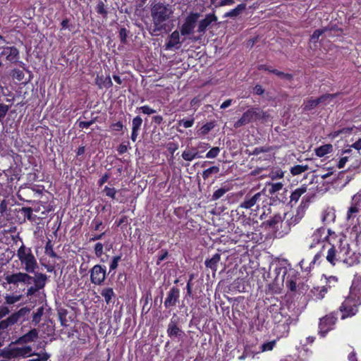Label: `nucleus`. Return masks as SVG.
Listing matches in <instances>:
<instances>
[{
  "label": "nucleus",
  "instance_id": "f257e3e1",
  "mask_svg": "<svg viewBox=\"0 0 361 361\" xmlns=\"http://www.w3.org/2000/svg\"><path fill=\"white\" fill-rule=\"evenodd\" d=\"M47 276L43 273H35V276H32L27 273L17 272L11 274L5 275L4 279L8 284L18 286L20 283L25 285H29L32 281L34 286L28 287L25 293L26 297H32L36 294L37 291L43 289L47 283Z\"/></svg>",
  "mask_w": 361,
  "mask_h": 361
},
{
  "label": "nucleus",
  "instance_id": "f03ea898",
  "mask_svg": "<svg viewBox=\"0 0 361 361\" xmlns=\"http://www.w3.org/2000/svg\"><path fill=\"white\" fill-rule=\"evenodd\" d=\"M326 259L331 265L343 263L348 267H352L358 262L357 257L350 245L345 240H340V244L332 245L327 251Z\"/></svg>",
  "mask_w": 361,
  "mask_h": 361
},
{
  "label": "nucleus",
  "instance_id": "7ed1b4c3",
  "mask_svg": "<svg viewBox=\"0 0 361 361\" xmlns=\"http://www.w3.org/2000/svg\"><path fill=\"white\" fill-rule=\"evenodd\" d=\"M17 257L23 269L25 271V273L35 274V270L38 269V264L30 247L22 244L17 251Z\"/></svg>",
  "mask_w": 361,
  "mask_h": 361
},
{
  "label": "nucleus",
  "instance_id": "20e7f679",
  "mask_svg": "<svg viewBox=\"0 0 361 361\" xmlns=\"http://www.w3.org/2000/svg\"><path fill=\"white\" fill-rule=\"evenodd\" d=\"M171 12L163 3H152L151 8V16L153 23L156 29L154 30H161L162 24L167 20L170 16Z\"/></svg>",
  "mask_w": 361,
  "mask_h": 361
},
{
  "label": "nucleus",
  "instance_id": "39448f33",
  "mask_svg": "<svg viewBox=\"0 0 361 361\" xmlns=\"http://www.w3.org/2000/svg\"><path fill=\"white\" fill-rule=\"evenodd\" d=\"M361 305L360 299H357L355 296L349 294L348 297L342 302L340 306L341 312H343L342 318L355 315L358 310V307Z\"/></svg>",
  "mask_w": 361,
  "mask_h": 361
},
{
  "label": "nucleus",
  "instance_id": "423d86ee",
  "mask_svg": "<svg viewBox=\"0 0 361 361\" xmlns=\"http://www.w3.org/2000/svg\"><path fill=\"white\" fill-rule=\"evenodd\" d=\"M200 17V13L193 11L190 12V13L185 17L183 23L180 27V35L183 36H188L192 34Z\"/></svg>",
  "mask_w": 361,
  "mask_h": 361
},
{
  "label": "nucleus",
  "instance_id": "0eeeda50",
  "mask_svg": "<svg viewBox=\"0 0 361 361\" xmlns=\"http://www.w3.org/2000/svg\"><path fill=\"white\" fill-rule=\"evenodd\" d=\"M218 20L214 13H210L205 15L204 18L200 20L197 24V32L200 36H194L190 38L193 42H197L201 39L202 37L205 34L207 29L209 28L214 23Z\"/></svg>",
  "mask_w": 361,
  "mask_h": 361
},
{
  "label": "nucleus",
  "instance_id": "6e6552de",
  "mask_svg": "<svg viewBox=\"0 0 361 361\" xmlns=\"http://www.w3.org/2000/svg\"><path fill=\"white\" fill-rule=\"evenodd\" d=\"M299 278V273L289 265L288 269H285L281 276L282 282L290 291L295 292L297 289V280Z\"/></svg>",
  "mask_w": 361,
  "mask_h": 361
},
{
  "label": "nucleus",
  "instance_id": "1a4fd4ad",
  "mask_svg": "<svg viewBox=\"0 0 361 361\" xmlns=\"http://www.w3.org/2000/svg\"><path fill=\"white\" fill-rule=\"evenodd\" d=\"M261 118L259 109L258 108H250L244 112L242 116L234 123L233 127L239 128L250 123L255 121Z\"/></svg>",
  "mask_w": 361,
  "mask_h": 361
},
{
  "label": "nucleus",
  "instance_id": "9d476101",
  "mask_svg": "<svg viewBox=\"0 0 361 361\" xmlns=\"http://www.w3.org/2000/svg\"><path fill=\"white\" fill-rule=\"evenodd\" d=\"M31 346L24 347H13L8 350H4L2 352L4 357L7 359L17 358V357H27L33 355Z\"/></svg>",
  "mask_w": 361,
  "mask_h": 361
},
{
  "label": "nucleus",
  "instance_id": "9b49d317",
  "mask_svg": "<svg viewBox=\"0 0 361 361\" xmlns=\"http://www.w3.org/2000/svg\"><path fill=\"white\" fill-rule=\"evenodd\" d=\"M91 282L97 286L102 285L106 277V267L100 264L94 265L90 271Z\"/></svg>",
  "mask_w": 361,
  "mask_h": 361
},
{
  "label": "nucleus",
  "instance_id": "f8f14e48",
  "mask_svg": "<svg viewBox=\"0 0 361 361\" xmlns=\"http://www.w3.org/2000/svg\"><path fill=\"white\" fill-rule=\"evenodd\" d=\"M180 290L178 286H173L166 293L164 304L166 309H171L179 302Z\"/></svg>",
  "mask_w": 361,
  "mask_h": 361
},
{
  "label": "nucleus",
  "instance_id": "ddd939ff",
  "mask_svg": "<svg viewBox=\"0 0 361 361\" xmlns=\"http://www.w3.org/2000/svg\"><path fill=\"white\" fill-rule=\"evenodd\" d=\"M361 211V190L352 197L351 205L346 214L348 221L354 219Z\"/></svg>",
  "mask_w": 361,
  "mask_h": 361
},
{
  "label": "nucleus",
  "instance_id": "4468645a",
  "mask_svg": "<svg viewBox=\"0 0 361 361\" xmlns=\"http://www.w3.org/2000/svg\"><path fill=\"white\" fill-rule=\"evenodd\" d=\"M180 31L174 30L169 35L168 41L164 44L165 50H172L173 49H178L181 44L180 40Z\"/></svg>",
  "mask_w": 361,
  "mask_h": 361
},
{
  "label": "nucleus",
  "instance_id": "2eb2a0df",
  "mask_svg": "<svg viewBox=\"0 0 361 361\" xmlns=\"http://www.w3.org/2000/svg\"><path fill=\"white\" fill-rule=\"evenodd\" d=\"M166 333L171 338H180L184 335V331L178 326V322L173 317L168 324Z\"/></svg>",
  "mask_w": 361,
  "mask_h": 361
},
{
  "label": "nucleus",
  "instance_id": "dca6fc26",
  "mask_svg": "<svg viewBox=\"0 0 361 361\" xmlns=\"http://www.w3.org/2000/svg\"><path fill=\"white\" fill-rule=\"evenodd\" d=\"M262 192H257L252 195L251 194L246 195L244 200L238 206L239 209H251L254 205L257 204L258 201L261 200Z\"/></svg>",
  "mask_w": 361,
  "mask_h": 361
},
{
  "label": "nucleus",
  "instance_id": "f3484780",
  "mask_svg": "<svg viewBox=\"0 0 361 361\" xmlns=\"http://www.w3.org/2000/svg\"><path fill=\"white\" fill-rule=\"evenodd\" d=\"M335 320L336 318L331 315H326L320 319L319 324L320 332L326 334L331 329V326L334 324Z\"/></svg>",
  "mask_w": 361,
  "mask_h": 361
},
{
  "label": "nucleus",
  "instance_id": "a211bd4d",
  "mask_svg": "<svg viewBox=\"0 0 361 361\" xmlns=\"http://www.w3.org/2000/svg\"><path fill=\"white\" fill-rule=\"evenodd\" d=\"M38 338V331L36 329L30 330L27 333L20 336L15 342L16 344H23L34 341Z\"/></svg>",
  "mask_w": 361,
  "mask_h": 361
},
{
  "label": "nucleus",
  "instance_id": "6ab92c4d",
  "mask_svg": "<svg viewBox=\"0 0 361 361\" xmlns=\"http://www.w3.org/2000/svg\"><path fill=\"white\" fill-rule=\"evenodd\" d=\"M142 124V118L140 116H136L132 121V132L130 139L135 142L139 135L140 130Z\"/></svg>",
  "mask_w": 361,
  "mask_h": 361
},
{
  "label": "nucleus",
  "instance_id": "aec40b11",
  "mask_svg": "<svg viewBox=\"0 0 361 361\" xmlns=\"http://www.w3.org/2000/svg\"><path fill=\"white\" fill-rule=\"evenodd\" d=\"M3 54L6 55V59L11 63H16L19 59V51L16 47L4 48Z\"/></svg>",
  "mask_w": 361,
  "mask_h": 361
},
{
  "label": "nucleus",
  "instance_id": "412c9836",
  "mask_svg": "<svg viewBox=\"0 0 361 361\" xmlns=\"http://www.w3.org/2000/svg\"><path fill=\"white\" fill-rule=\"evenodd\" d=\"M101 295L104 298L106 305L114 304L116 295L112 288H104L101 291Z\"/></svg>",
  "mask_w": 361,
  "mask_h": 361
},
{
  "label": "nucleus",
  "instance_id": "4be33fe9",
  "mask_svg": "<svg viewBox=\"0 0 361 361\" xmlns=\"http://www.w3.org/2000/svg\"><path fill=\"white\" fill-rule=\"evenodd\" d=\"M95 84L99 89H102L103 87L109 89L113 86L110 75H107L106 77L97 75L95 78Z\"/></svg>",
  "mask_w": 361,
  "mask_h": 361
},
{
  "label": "nucleus",
  "instance_id": "5701e85b",
  "mask_svg": "<svg viewBox=\"0 0 361 361\" xmlns=\"http://www.w3.org/2000/svg\"><path fill=\"white\" fill-rule=\"evenodd\" d=\"M221 260V254L216 253L212 258L207 259L204 262L205 267L213 271H216L217 265Z\"/></svg>",
  "mask_w": 361,
  "mask_h": 361
},
{
  "label": "nucleus",
  "instance_id": "b1692460",
  "mask_svg": "<svg viewBox=\"0 0 361 361\" xmlns=\"http://www.w3.org/2000/svg\"><path fill=\"white\" fill-rule=\"evenodd\" d=\"M202 155H200L197 154V149L195 147H191L190 149H186L182 153V158L188 161H191L195 159L202 158Z\"/></svg>",
  "mask_w": 361,
  "mask_h": 361
},
{
  "label": "nucleus",
  "instance_id": "393cba45",
  "mask_svg": "<svg viewBox=\"0 0 361 361\" xmlns=\"http://www.w3.org/2000/svg\"><path fill=\"white\" fill-rule=\"evenodd\" d=\"M282 188L283 185L281 182H276V183L268 182L263 191L264 192H268L267 195L273 196L276 192L281 190Z\"/></svg>",
  "mask_w": 361,
  "mask_h": 361
},
{
  "label": "nucleus",
  "instance_id": "a878e982",
  "mask_svg": "<svg viewBox=\"0 0 361 361\" xmlns=\"http://www.w3.org/2000/svg\"><path fill=\"white\" fill-rule=\"evenodd\" d=\"M350 293L361 301V277L354 279L350 287Z\"/></svg>",
  "mask_w": 361,
  "mask_h": 361
},
{
  "label": "nucleus",
  "instance_id": "bb28decb",
  "mask_svg": "<svg viewBox=\"0 0 361 361\" xmlns=\"http://www.w3.org/2000/svg\"><path fill=\"white\" fill-rule=\"evenodd\" d=\"M335 219L336 214L333 209L328 208L323 212L322 220L324 224H330L334 222Z\"/></svg>",
  "mask_w": 361,
  "mask_h": 361
},
{
  "label": "nucleus",
  "instance_id": "cd10ccee",
  "mask_svg": "<svg viewBox=\"0 0 361 361\" xmlns=\"http://www.w3.org/2000/svg\"><path fill=\"white\" fill-rule=\"evenodd\" d=\"M315 154L319 157H323L326 154L333 151V145L331 144L323 145L315 149Z\"/></svg>",
  "mask_w": 361,
  "mask_h": 361
},
{
  "label": "nucleus",
  "instance_id": "c85d7f7f",
  "mask_svg": "<svg viewBox=\"0 0 361 361\" xmlns=\"http://www.w3.org/2000/svg\"><path fill=\"white\" fill-rule=\"evenodd\" d=\"M246 8L245 4H238L235 8L231 9L228 12L224 13V17L225 18H234L239 16L243 11H244Z\"/></svg>",
  "mask_w": 361,
  "mask_h": 361
},
{
  "label": "nucleus",
  "instance_id": "c756f323",
  "mask_svg": "<svg viewBox=\"0 0 361 361\" xmlns=\"http://www.w3.org/2000/svg\"><path fill=\"white\" fill-rule=\"evenodd\" d=\"M95 11L98 15L102 16L104 19L107 18L108 16V8L104 3L102 0H99L96 6Z\"/></svg>",
  "mask_w": 361,
  "mask_h": 361
},
{
  "label": "nucleus",
  "instance_id": "7c9ffc66",
  "mask_svg": "<svg viewBox=\"0 0 361 361\" xmlns=\"http://www.w3.org/2000/svg\"><path fill=\"white\" fill-rule=\"evenodd\" d=\"M253 324L255 326V328L257 331H262L264 329H267L266 319L264 317L258 315L257 318L254 320Z\"/></svg>",
  "mask_w": 361,
  "mask_h": 361
},
{
  "label": "nucleus",
  "instance_id": "2f4dec72",
  "mask_svg": "<svg viewBox=\"0 0 361 361\" xmlns=\"http://www.w3.org/2000/svg\"><path fill=\"white\" fill-rule=\"evenodd\" d=\"M311 292L317 300H322L324 298V295L328 292V288L326 287H314Z\"/></svg>",
  "mask_w": 361,
  "mask_h": 361
},
{
  "label": "nucleus",
  "instance_id": "473e14b6",
  "mask_svg": "<svg viewBox=\"0 0 361 361\" xmlns=\"http://www.w3.org/2000/svg\"><path fill=\"white\" fill-rule=\"evenodd\" d=\"M30 310H31L30 307H24L20 308L17 312L12 313L11 316L13 317V318L17 323L21 317H23L27 315L30 313Z\"/></svg>",
  "mask_w": 361,
  "mask_h": 361
},
{
  "label": "nucleus",
  "instance_id": "72a5a7b5",
  "mask_svg": "<svg viewBox=\"0 0 361 361\" xmlns=\"http://www.w3.org/2000/svg\"><path fill=\"white\" fill-rule=\"evenodd\" d=\"M121 257H122L121 254L119 255L114 256L112 257V259L109 264V274H111V272H113L112 276H114L116 274L115 270L117 269V267L118 266V262L121 260Z\"/></svg>",
  "mask_w": 361,
  "mask_h": 361
},
{
  "label": "nucleus",
  "instance_id": "f704fd0d",
  "mask_svg": "<svg viewBox=\"0 0 361 361\" xmlns=\"http://www.w3.org/2000/svg\"><path fill=\"white\" fill-rule=\"evenodd\" d=\"M318 106L316 99L312 97L305 100L303 104V111H310Z\"/></svg>",
  "mask_w": 361,
  "mask_h": 361
},
{
  "label": "nucleus",
  "instance_id": "c9c22d12",
  "mask_svg": "<svg viewBox=\"0 0 361 361\" xmlns=\"http://www.w3.org/2000/svg\"><path fill=\"white\" fill-rule=\"evenodd\" d=\"M307 190V188L305 185L295 189L290 195V202H297L302 194Z\"/></svg>",
  "mask_w": 361,
  "mask_h": 361
},
{
  "label": "nucleus",
  "instance_id": "e433bc0d",
  "mask_svg": "<svg viewBox=\"0 0 361 361\" xmlns=\"http://www.w3.org/2000/svg\"><path fill=\"white\" fill-rule=\"evenodd\" d=\"M317 183L316 185L317 188V192L319 194H324L326 192L330 187V185H332L334 182H315Z\"/></svg>",
  "mask_w": 361,
  "mask_h": 361
},
{
  "label": "nucleus",
  "instance_id": "4c0bfd02",
  "mask_svg": "<svg viewBox=\"0 0 361 361\" xmlns=\"http://www.w3.org/2000/svg\"><path fill=\"white\" fill-rule=\"evenodd\" d=\"M289 265H290V264H289L287 260H283L279 262V266H277L274 270L276 274V279H278L281 273H282V275L283 274L285 269H288Z\"/></svg>",
  "mask_w": 361,
  "mask_h": 361
},
{
  "label": "nucleus",
  "instance_id": "58836bf2",
  "mask_svg": "<svg viewBox=\"0 0 361 361\" xmlns=\"http://www.w3.org/2000/svg\"><path fill=\"white\" fill-rule=\"evenodd\" d=\"M243 351L245 353V356L250 358H254L257 354L259 353V350H257L256 347L253 345H245Z\"/></svg>",
  "mask_w": 361,
  "mask_h": 361
},
{
  "label": "nucleus",
  "instance_id": "ea45409f",
  "mask_svg": "<svg viewBox=\"0 0 361 361\" xmlns=\"http://www.w3.org/2000/svg\"><path fill=\"white\" fill-rule=\"evenodd\" d=\"M305 210L300 208L299 206L296 209V213L290 219L291 224H298L305 216Z\"/></svg>",
  "mask_w": 361,
  "mask_h": 361
},
{
  "label": "nucleus",
  "instance_id": "a19ab883",
  "mask_svg": "<svg viewBox=\"0 0 361 361\" xmlns=\"http://www.w3.org/2000/svg\"><path fill=\"white\" fill-rule=\"evenodd\" d=\"M15 324H16V322L11 314L6 319L0 322V331H4L8 327L13 326Z\"/></svg>",
  "mask_w": 361,
  "mask_h": 361
},
{
  "label": "nucleus",
  "instance_id": "79ce46f5",
  "mask_svg": "<svg viewBox=\"0 0 361 361\" xmlns=\"http://www.w3.org/2000/svg\"><path fill=\"white\" fill-rule=\"evenodd\" d=\"M276 344V340H273L267 343H263L259 350V353L267 352V351H271L274 349Z\"/></svg>",
  "mask_w": 361,
  "mask_h": 361
},
{
  "label": "nucleus",
  "instance_id": "37998d69",
  "mask_svg": "<svg viewBox=\"0 0 361 361\" xmlns=\"http://www.w3.org/2000/svg\"><path fill=\"white\" fill-rule=\"evenodd\" d=\"M339 93L336 94H324L316 99L317 104H325L328 99H332L336 98Z\"/></svg>",
  "mask_w": 361,
  "mask_h": 361
},
{
  "label": "nucleus",
  "instance_id": "c03bdc74",
  "mask_svg": "<svg viewBox=\"0 0 361 361\" xmlns=\"http://www.w3.org/2000/svg\"><path fill=\"white\" fill-rule=\"evenodd\" d=\"M44 313L43 307H39L35 312L32 314V322L34 325H37L39 323L41 317Z\"/></svg>",
  "mask_w": 361,
  "mask_h": 361
},
{
  "label": "nucleus",
  "instance_id": "a18cd8bd",
  "mask_svg": "<svg viewBox=\"0 0 361 361\" xmlns=\"http://www.w3.org/2000/svg\"><path fill=\"white\" fill-rule=\"evenodd\" d=\"M337 283H338V278L334 276H330L326 278V285L323 286V287L328 288V291H329L332 288H335Z\"/></svg>",
  "mask_w": 361,
  "mask_h": 361
},
{
  "label": "nucleus",
  "instance_id": "49530a36",
  "mask_svg": "<svg viewBox=\"0 0 361 361\" xmlns=\"http://www.w3.org/2000/svg\"><path fill=\"white\" fill-rule=\"evenodd\" d=\"M281 221V217L279 214H276L274 216H271L269 219L267 221V224L272 228H274L277 226L279 223Z\"/></svg>",
  "mask_w": 361,
  "mask_h": 361
},
{
  "label": "nucleus",
  "instance_id": "de8ad7c7",
  "mask_svg": "<svg viewBox=\"0 0 361 361\" xmlns=\"http://www.w3.org/2000/svg\"><path fill=\"white\" fill-rule=\"evenodd\" d=\"M214 128V123L213 122H207L204 124L200 129V134L202 135H206Z\"/></svg>",
  "mask_w": 361,
  "mask_h": 361
},
{
  "label": "nucleus",
  "instance_id": "09e8293b",
  "mask_svg": "<svg viewBox=\"0 0 361 361\" xmlns=\"http://www.w3.org/2000/svg\"><path fill=\"white\" fill-rule=\"evenodd\" d=\"M325 230L326 229L323 227L316 229V231L314 232V233L312 235V238H313V241L318 243L322 238V235L324 234Z\"/></svg>",
  "mask_w": 361,
  "mask_h": 361
},
{
  "label": "nucleus",
  "instance_id": "8fccbe9b",
  "mask_svg": "<svg viewBox=\"0 0 361 361\" xmlns=\"http://www.w3.org/2000/svg\"><path fill=\"white\" fill-rule=\"evenodd\" d=\"M45 253L50 257L56 258L58 257L57 254L54 251L53 245L50 240H48V241L46 243Z\"/></svg>",
  "mask_w": 361,
  "mask_h": 361
},
{
  "label": "nucleus",
  "instance_id": "3c124183",
  "mask_svg": "<svg viewBox=\"0 0 361 361\" xmlns=\"http://www.w3.org/2000/svg\"><path fill=\"white\" fill-rule=\"evenodd\" d=\"M272 73L277 75L281 79H284L288 81H291L293 79V75L291 73H283L282 71H280L277 69H275V71H272Z\"/></svg>",
  "mask_w": 361,
  "mask_h": 361
},
{
  "label": "nucleus",
  "instance_id": "603ef678",
  "mask_svg": "<svg viewBox=\"0 0 361 361\" xmlns=\"http://www.w3.org/2000/svg\"><path fill=\"white\" fill-rule=\"evenodd\" d=\"M219 172V168L216 166H211L203 171L202 177L204 179H207L210 177L212 173H218Z\"/></svg>",
  "mask_w": 361,
  "mask_h": 361
},
{
  "label": "nucleus",
  "instance_id": "864d4df0",
  "mask_svg": "<svg viewBox=\"0 0 361 361\" xmlns=\"http://www.w3.org/2000/svg\"><path fill=\"white\" fill-rule=\"evenodd\" d=\"M324 255L322 251L318 252L314 257L313 259L310 263V269L314 267V264H319L323 260Z\"/></svg>",
  "mask_w": 361,
  "mask_h": 361
},
{
  "label": "nucleus",
  "instance_id": "5fc2aeb1",
  "mask_svg": "<svg viewBox=\"0 0 361 361\" xmlns=\"http://www.w3.org/2000/svg\"><path fill=\"white\" fill-rule=\"evenodd\" d=\"M22 214H24L25 218H27L30 221H34L35 217L32 215L33 209L31 207H23L20 209Z\"/></svg>",
  "mask_w": 361,
  "mask_h": 361
},
{
  "label": "nucleus",
  "instance_id": "6e6d98bb",
  "mask_svg": "<svg viewBox=\"0 0 361 361\" xmlns=\"http://www.w3.org/2000/svg\"><path fill=\"white\" fill-rule=\"evenodd\" d=\"M33 355H37V358L29 360L28 361H47L50 357V354L47 352L42 353H33Z\"/></svg>",
  "mask_w": 361,
  "mask_h": 361
},
{
  "label": "nucleus",
  "instance_id": "4d7b16f0",
  "mask_svg": "<svg viewBox=\"0 0 361 361\" xmlns=\"http://www.w3.org/2000/svg\"><path fill=\"white\" fill-rule=\"evenodd\" d=\"M314 196V195H311L310 194H307L305 195L302 198V200L299 205L301 209L306 211V209L309 207L310 203L311 202V198Z\"/></svg>",
  "mask_w": 361,
  "mask_h": 361
},
{
  "label": "nucleus",
  "instance_id": "13d9d810",
  "mask_svg": "<svg viewBox=\"0 0 361 361\" xmlns=\"http://www.w3.org/2000/svg\"><path fill=\"white\" fill-rule=\"evenodd\" d=\"M20 295H6L5 297L6 302L8 305H13L21 299Z\"/></svg>",
  "mask_w": 361,
  "mask_h": 361
},
{
  "label": "nucleus",
  "instance_id": "bf43d9fd",
  "mask_svg": "<svg viewBox=\"0 0 361 361\" xmlns=\"http://www.w3.org/2000/svg\"><path fill=\"white\" fill-rule=\"evenodd\" d=\"M102 225V221L99 218L95 217L91 223V228L94 231H99L104 228Z\"/></svg>",
  "mask_w": 361,
  "mask_h": 361
},
{
  "label": "nucleus",
  "instance_id": "052dcab7",
  "mask_svg": "<svg viewBox=\"0 0 361 361\" xmlns=\"http://www.w3.org/2000/svg\"><path fill=\"white\" fill-rule=\"evenodd\" d=\"M137 110L140 112L147 114L151 115L156 112V110L150 107L149 105H145L137 108Z\"/></svg>",
  "mask_w": 361,
  "mask_h": 361
},
{
  "label": "nucleus",
  "instance_id": "680f3d73",
  "mask_svg": "<svg viewBox=\"0 0 361 361\" xmlns=\"http://www.w3.org/2000/svg\"><path fill=\"white\" fill-rule=\"evenodd\" d=\"M284 173L281 169H276L272 170L269 173V177L274 180L276 178H282L283 177Z\"/></svg>",
  "mask_w": 361,
  "mask_h": 361
},
{
  "label": "nucleus",
  "instance_id": "e2e57ef3",
  "mask_svg": "<svg viewBox=\"0 0 361 361\" xmlns=\"http://www.w3.org/2000/svg\"><path fill=\"white\" fill-rule=\"evenodd\" d=\"M103 192L105 193V195L107 197H109L113 200L116 199V195L117 193V190L114 188H110V187L106 186L104 188Z\"/></svg>",
  "mask_w": 361,
  "mask_h": 361
},
{
  "label": "nucleus",
  "instance_id": "0e129e2a",
  "mask_svg": "<svg viewBox=\"0 0 361 361\" xmlns=\"http://www.w3.org/2000/svg\"><path fill=\"white\" fill-rule=\"evenodd\" d=\"M128 35V31L127 30L126 28L121 27L119 30V35L118 36H119L120 41L123 44H125L127 43Z\"/></svg>",
  "mask_w": 361,
  "mask_h": 361
},
{
  "label": "nucleus",
  "instance_id": "69168bd1",
  "mask_svg": "<svg viewBox=\"0 0 361 361\" xmlns=\"http://www.w3.org/2000/svg\"><path fill=\"white\" fill-rule=\"evenodd\" d=\"M228 190V188H219L217 189L216 191H214V192L213 193V195H212V200H219V198H221L227 191Z\"/></svg>",
  "mask_w": 361,
  "mask_h": 361
},
{
  "label": "nucleus",
  "instance_id": "338daca9",
  "mask_svg": "<svg viewBox=\"0 0 361 361\" xmlns=\"http://www.w3.org/2000/svg\"><path fill=\"white\" fill-rule=\"evenodd\" d=\"M12 76L19 82L22 81L25 77V74L23 71L15 68L12 71Z\"/></svg>",
  "mask_w": 361,
  "mask_h": 361
},
{
  "label": "nucleus",
  "instance_id": "774afa93",
  "mask_svg": "<svg viewBox=\"0 0 361 361\" xmlns=\"http://www.w3.org/2000/svg\"><path fill=\"white\" fill-rule=\"evenodd\" d=\"M220 152V148L219 147H212L207 154L206 158L214 159L216 158Z\"/></svg>",
  "mask_w": 361,
  "mask_h": 361
}]
</instances>
